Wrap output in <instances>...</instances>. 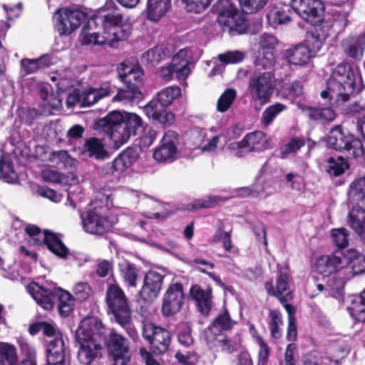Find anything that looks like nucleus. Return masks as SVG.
Instances as JSON below:
<instances>
[{
	"label": "nucleus",
	"instance_id": "1",
	"mask_svg": "<svg viewBox=\"0 0 365 365\" xmlns=\"http://www.w3.org/2000/svg\"><path fill=\"white\" fill-rule=\"evenodd\" d=\"M86 28H99L98 31L86 34V41L88 43L113 46L114 43L127 40L131 34L130 29L123 24V15L113 0L107 1L88 20L83 29Z\"/></svg>",
	"mask_w": 365,
	"mask_h": 365
},
{
	"label": "nucleus",
	"instance_id": "2",
	"mask_svg": "<svg viewBox=\"0 0 365 365\" xmlns=\"http://www.w3.org/2000/svg\"><path fill=\"white\" fill-rule=\"evenodd\" d=\"M96 317H87L82 319L76 331V346L78 347L77 358L83 365H92L102 357L103 347L97 341Z\"/></svg>",
	"mask_w": 365,
	"mask_h": 365
},
{
	"label": "nucleus",
	"instance_id": "3",
	"mask_svg": "<svg viewBox=\"0 0 365 365\" xmlns=\"http://www.w3.org/2000/svg\"><path fill=\"white\" fill-rule=\"evenodd\" d=\"M107 312L132 339L138 337V331L132 322V310L129 299L118 284H108L106 293Z\"/></svg>",
	"mask_w": 365,
	"mask_h": 365
},
{
	"label": "nucleus",
	"instance_id": "4",
	"mask_svg": "<svg viewBox=\"0 0 365 365\" xmlns=\"http://www.w3.org/2000/svg\"><path fill=\"white\" fill-rule=\"evenodd\" d=\"M328 148L344 153L347 158L357 159L365 155L361 140L351 132L344 130L341 125H335L326 137Z\"/></svg>",
	"mask_w": 365,
	"mask_h": 365
},
{
	"label": "nucleus",
	"instance_id": "5",
	"mask_svg": "<svg viewBox=\"0 0 365 365\" xmlns=\"http://www.w3.org/2000/svg\"><path fill=\"white\" fill-rule=\"evenodd\" d=\"M356 72L351 64L343 61L333 69L327 80L332 91L339 93L340 97L349 102L351 97L360 93L364 87L361 81L360 85L356 84Z\"/></svg>",
	"mask_w": 365,
	"mask_h": 365
},
{
	"label": "nucleus",
	"instance_id": "6",
	"mask_svg": "<svg viewBox=\"0 0 365 365\" xmlns=\"http://www.w3.org/2000/svg\"><path fill=\"white\" fill-rule=\"evenodd\" d=\"M97 335L103 341L113 365H128L130 361L129 341L114 329L106 327L101 320L96 317Z\"/></svg>",
	"mask_w": 365,
	"mask_h": 365
},
{
	"label": "nucleus",
	"instance_id": "7",
	"mask_svg": "<svg viewBox=\"0 0 365 365\" xmlns=\"http://www.w3.org/2000/svg\"><path fill=\"white\" fill-rule=\"evenodd\" d=\"M120 81L125 84V88L118 89V93L113 98V101L133 102L142 100L143 94L140 87L143 83V71L137 66H130L121 63L118 69Z\"/></svg>",
	"mask_w": 365,
	"mask_h": 365
},
{
	"label": "nucleus",
	"instance_id": "8",
	"mask_svg": "<svg viewBox=\"0 0 365 365\" xmlns=\"http://www.w3.org/2000/svg\"><path fill=\"white\" fill-rule=\"evenodd\" d=\"M291 7L306 21L311 24L323 23L324 20H336V18H344V26L347 24L346 14L343 12L334 11L332 15L325 14V7L321 0H291Z\"/></svg>",
	"mask_w": 365,
	"mask_h": 365
},
{
	"label": "nucleus",
	"instance_id": "9",
	"mask_svg": "<svg viewBox=\"0 0 365 365\" xmlns=\"http://www.w3.org/2000/svg\"><path fill=\"white\" fill-rule=\"evenodd\" d=\"M276 87V78L272 71H259L257 67L249 78L248 91L252 101L258 102L260 106L271 101Z\"/></svg>",
	"mask_w": 365,
	"mask_h": 365
},
{
	"label": "nucleus",
	"instance_id": "10",
	"mask_svg": "<svg viewBox=\"0 0 365 365\" xmlns=\"http://www.w3.org/2000/svg\"><path fill=\"white\" fill-rule=\"evenodd\" d=\"M142 336L148 343L150 351L155 355L165 354L172 340L170 331L151 322H143Z\"/></svg>",
	"mask_w": 365,
	"mask_h": 365
},
{
	"label": "nucleus",
	"instance_id": "11",
	"mask_svg": "<svg viewBox=\"0 0 365 365\" xmlns=\"http://www.w3.org/2000/svg\"><path fill=\"white\" fill-rule=\"evenodd\" d=\"M106 206L95 205L93 209L81 214L83 230L90 234L103 235L108 232L113 223L108 217Z\"/></svg>",
	"mask_w": 365,
	"mask_h": 365
},
{
	"label": "nucleus",
	"instance_id": "12",
	"mask_svg": "<svg viewBox=\"0 0 365 365\" xmlns=\"http://www.w3.org/2000/svg\"><path fill=\"white\" fill-rule=\"evenodd\" d=\"M212 10L217 13V21L224 29L229 31L242 33L245 29V19L238 13L231 0H217L213 5Z\"/></svg>",
	"mask_w": 365,
	"mask_h": 365
},
{
	"label": "nucleus",
	"instance_id": "13",
	"mask_svg": "<svg viewBox=\"0 0 365 365\" xmlns=\"http://www.w3.org/2000/svg\"><path fill=\"white\" fill-rule=\"evenodd\" d=\"M86 19V14L80 9H59L53 14L54 28L60 36H69Z\"/></svg>",
	"mask_w": 365,
	"mask_h": 365
},
{
	"label": "nucleus",
	"instance_id": "14",
	"mask_svg": "<svg viewBox=\"0 0 365 365\" xmlns=\"http://www.w3.org/2000/svg\"><path fill=\"white\" fill-rule=\"evenodd\" d=\"M138 148L128 147L121 152L111 163H108L102 167L101 175L111 181L118 180L120 175L138 158Z\"/></svg>",
	"mask_w": 365,
	"mask_h": 365
},
{
	"label": "nucleus",
	"instance_id": "15",
	"mask_svg": "<svg viewBox=\"0 0 365 365\" xmlns=\"http://www.w3.org/2000/svg\"><path fill=\"white\" fill-rule=\"evenodd\" d=\"M122 120V112L113 110L95 120L93 128L98 133L107 135L113 142L115 147L119 148L121 146Z\"/></svg>",
	"mask_w": 365,
	"mask_h": 365
},
{
	"label": "nucleus",
	"instance_id": "16",
	"mask_svg": "<svg viewBox=\"0 0 365 365\" xmlns=\"http://www.w3.org/2000/svg\"><path fill=\"white\" fill-rule=\"evenodd\" d=\"M180 135L174 130H167L159 145L154 150L153 157L159 163H171L178 158Z\"/></svg>",
	"mask_w": 365,
	"mask_h": 365
},
{
	"label": "nucleus",
	"instance_id": "17",
	"mask_svg": "<svg viewBox=\"0 0 365 365\" xmlns=\"http://www.w3.org/2000/svg\"><path fill=\"white\" fill-rule=\"evenodd\" d=\"M184 301L183 284L179 282L170 283L163 296L162 314L165 317L174 316L180 311Z\"/></svg>",
	"mask_w": 365,
	"mask_h": 365
},
{
	"label": "nucleus",
	"instance_id": "18",
	"mask_svg": "<svg viewBox=\"0 0 365 365\" xmlns=\"http://www.w3.org/2000/svg\"><path fill=\"white\" fill-rule=\"evenodd\" d=\"M345 267L343 252L340 251L319 256L316 259L314 264V271L324 277L337 275Z\"/></svg>",
	"mask_w": 365,
	"mask_h": 365
},
{
	"label": "nucleus",
	"instance_id": "19",
	"mask_svg": "<svg viewBox=\"0 0 365 365\" xmlns=\"http://www.w3.org/2000/svg\"><path fill=\"white\" fill-rule=\"evenodd\" d=\"M336 21V20H324L323 23L311 24L312 27L307 31L302 43L309 48L312 53H317Z\"/></svg>",
	"mask_w": 365,
	"mask_h": 365
},
{
	"label": "nucleus",
	"instance_id": "20",
	"mask_svg": "<svg viewBox=\"0 0 365 365\" xmlns=\"http://www.w3.org/2000/svg\"><path fill=\"white\" fill-rule=\"evenodd\" d=\"M164 278V275L155 271H148L145 274L143 284L139 292L140 298L145 302H153L159 295Z\"/></svg>",
	"mask_w": 365,
	"mask_h": 365
},
{
	"label": "nucleus",
	"instance_id": "21",
	"mask_svg": "<svg viewBox=\"0 0 365 365\" xmlns=\"http://www.w3.org/2000/svg\"><path fill=\"white\" fill-rule=\"evenodd\" d=\"M190 296L195 302L197 311L204 317H208L213 305L212 287L207 286L203 289L195 284L190 288Z\"/></svg>",
	"mask_w": 365,
	"mask_h": 365
},
{
	"label": "nucleus",
	"instance_id": "22",
	"mask_svg": "<svg viewBox=\"0 0 365 365\" xmlns=\"http://www.w3.org/2000/svg\"><path fill=\"white\" fill-rule=\"evenodd\" d=\"M57 288H46L35 282L29 284L27 289L36 302L46 310H51L56 304Z\"/></svg>",
	"mask_w": 365,
	"mask_h": 365
},
{
	"label": "nucleus",
	"instance_id": "23",
	"mask_svg": "<svg viewBox=\"0 0 365 365\" xmlns=\"http://www.w3.org/2000/svg\"><path fill=\"white\" fill-rule=\"evenodd\" d=\"M159 102L150 101L144 107V111L149 119L155 124H160L163 128L173 125L175 122V115L168 111L166 108L161 106Z\"/></svg>",
	"mask_w": 365,
	"mask_h": 365
},
{
	"label": "nucleus",
	"instance_id": "24",
	"mask_svg": "<svg viewBox=\"0 0 365 365\" xmlns=\"http://www.w3.org/2000/svg\"><path fill=\"white\" fill-rule=\"evenodd\" d=\"M345 56L355 61H361L365 51V31L358 35H350L341 42Z\"/></svg>",
	"mask_w": 365,
	"mask_h": 365
},
{
	"label": "nucleus",
	"instance_id": "25",
	"mask_svg": "<svg viewBox=\"0 0 365 365\" xmlns=\"http://www.w3.org/2000/svg\"><path fill=\"white\" fill-rule=\"evenodd\" d=\"M278 41L275 36L264 33L261 35L259 44L262 50L263 56L256 60V67H262L264 70L274 66V56L273 50L277 45Z\"/></svg>",
	"mask_w": 365,
	"mask_h": 365
},
{
	"label": "nucleus",
	"instance_id": "26",
	"mask_svg": "<svg viewBox=\"0 0 365 365\" xmlns=\"http://www.w3.org/2000/svg\"><path fill=\"white\" fill-rule=\"evenodd\" d=\"M121 145L125 144L132 135H136L144 129L142 118L134 113L122 112Z\"/></svg>",
	"mask_w": 365,
	"mask_h": 365
},
{
	"label": "nucleus",
	"instance_id": "27",
	"mask_svg": "<svg viewBox=\"0 0 365 365\" xmlns=\"http://www.w3.org/2000/svg\"><path fill=\"white\" fill-rule=\"evenodd\" d=\"M302 110L310 120L322 124L331 122L336 117L333 108L327 106L324 107L304 106Z\"/></svg>",
	"mask_w": 365,
	"mask_h": 365
},
{
	"label": "nucleus",
	"instance_id": "28",
	"mask_svg": "<svg viewBox=\"0 0 365 365\" xmlns=\"http://www.w3.org/2000/svg\"><path fill=\"white\" fill-rule=\"evenodd\" d=\"M113 89L110 83L103 84L99 88H88L81 91V107H88L100 99L110 96Z\"/></svg>",
	"mask_w": 365,
	"mask_h": 365
},
{
	"label": "nucleus",
	"instance_id": "29",
	"mask_svg": "<svg viewBox=\"0 0 365 365\" xmlns=\"http://www.w3.org/2000/svg\"><path fill=\"white\" fill-rule=\"evenodd\" d=\"M245 144V153L262 152L268 148V141L264 133L255 130L247 133L242 138Z\"/></svg>",
	"mask_w": 365,
	"mask_h": 365
},
{
	"label": "nucleus",
	"instance_id": "30",
	"mask_svg": "<svg viewBox=\"0 0 365 365\" xmlns=\"http://www.w3.org/2000/svg\"><path fill=\"white\" fill-rule=\"evenodd\" d=\"M47 363L48 365L66 364L65 362V344L63 338L51 340L47 346Z\"/></svg>",
	"mask_w": 365,
	"mask_h": 365
},
{
	"label": "nucleus",
	"instance_id": "31",
	"mask_svg": "<svg viewBox=\"0 0 365 365\" xmlns=\"http://www.w3.org/2000/svg\"><path fill=\"white\" fill-rule=\"evenodd\" d=\"M45 242L44 245L53 255L61 259L67 258L69 250L64 245L58 234L54 233L48 230H45Z\"/></svg>",
	"mask_w": 365,
	"mask_h": 365
},
{
	"label": "nucleus",
	"instance_id": "32",
	"mask_svg": "<svg viewBox=\"0 0 365 365\" xmlns=\"http://www.w3.org/2000/svg\"><path fill=\"white\" fill-rule=\"evenodd\" d=\"M171 7V0H148L146 6L147 19L158 22Z\"/></svg>",
	"mask_w": 365,
	"mask_h": 365
},
{
	"label": "nucleus",
	"instance_id": "33",
	"mask_svg": "<svg viewBox=\"0 0 365 365\" xmlns=\"http://www.w3.org/2000/svg\"><path fill=\"white\" fill-rule=\"evenodd\" d=\"M235 324L236 322L232 319L227 309L225 307L223 312L212 320L207 330L217 336L222 331L231 330Z\"/></svg>",
	"mask_w": 365,
	"mask_h": 365
},
{
	"label": "nucleus",
	"instance_id": "34",
	"mask_svg": "<svg viewBox=\"0 0 365 365\" xmlns=\"http://www.w3.org/2000/svg\"><path fill=\"white\" fill-rule=\"evenodd\" d=\"M312 52L302 43L297 44L285 51L288 61L293 65H306L311 57Z\"/></svg>",
	"mask_w": 365,
	"mask_h": 365
},
{
	"label": "nucleus",
	"instance_id": "35",
	"mask_svg": "<svg viewBox=\"0 0 365 365\" xmlns=\"http://www.w3.org/2000/svg\"><path fill=\"white\" fill-rule=\"evenodd\" d=\"M304 83L305 81L302 79L283 82L280 86L279 92L282 98L293 101L303 96Z\"/></svg>",
	"mask_w": 365,
	"mask_h": 365
},
{
	"label": "nucleus",
	"instance_id": "36",
	"mask_svg": "<svg viewBox=\"0 0 365 365\" xmlns=\"http://www.w3.org/2000/svg\"><path fill=\"white\" fill-rule=\"evenodd\" d=\"M349 158H344L341 155L334 158L333 156L329 157L326 160L324 165L325 172L330 177H338L343 175L346 170H349L350 165L349 163Z\"/></svg>",
	"mask_w": 365,
	"mask_h": 365
},
{
	"label": "nucleus",
	"instance_id": "37",
	"mask_svg": "<svg viewBox=\"0 0 365 365\" xmlns=\"http://www.w3.org/2000/svg\"><path fill=\"white\" fill-rule=\"evenodd\" d=\"M351 228L361 238L365 239V209L360 206L352 207L348 215Z\"/></svg>",
	"mask_w": 365,
	"mask_h": 365
},
{
	"label": "nucleus",
	"instance_id": "38",
	"mask_svg": "<svg viewBox=\"0 0 365 365\" xmlns=\"http://www.w3.org/2000/svg\"><path fill=\"white\" fill-rule=\"evenodd\" d=\"M289 274L286 272H280L276 280V289H274L272 281H268L264 283V289L267 293L272 297H277L278 299L280 297H285L284 292H290L289 287Z\"/></svg>",
	"mask_w": 365,
	"mask_h": 365
},
{
	"label": "nucleus",
	"instance_id": "39",
	"mask_svg": "<svg viewBox=\"0 0 365 365\" xmlns=\"http://www.w3.org/2000/svg\"><path fill=\"white\" fill-rule=\"evenodd\" d=\"M346 267L350 265L355 274L365 272V256L355 249H349L343 252Z\"/></svg>",
	"mask_w": 365,
	"mask_h": 365
},
{
	"label": "nucleus",
	"instance_id": "40",
	"mask_svg": "<svg viewBox=\"0 0 365 365\" xmlns=\"http://www.w3.org/2000/svg\"><path fill=\"white\" fill-rule=\"evenodd\" d=\"M58 313L62 317H67L73 312L74 298L67 291L58 287L56 297Z\"/></svg>",
	"mask_w": 365,
	"mask_h": 365
},
{
	"label": "nucleus",
	"instance_id": "41",
	"mask_svg": "<svg viewBox=\"0 0 365 365\" xmlns=\"http://www.w3.org/2000/svg\"><path fill=\"white\" fill-rule=\"evenodd\" d=\"M83 149L88 153L89 157L97 160H104L109 156L103 140L96 137L87 138L84 143Z\"/></svg>",
	"mask_w": 365,
	"mask_h": 365
},
{
	"label": "nucleus",
	"instance_id": "42",
	"mask_svg": "<svg viewBox=\"0 0 365 365\" xmlns=\"http://www.w3.org/2000/svg\"><path fill=\"white\" fill-rule=\"evenodd\" d=\"M287 109V106L280 102H275L269 105L262 111L260 117V123L265 128L269 127L274 123L279 115Z\"/></svg>",
	"mask_w": 365,
	"mask_h": 365
},
{
	"label": "nucleus",
	"instance_id": "43",
	"mask_svg": "<svg viewBox=\"0 0 365 365\" xmlns=\"http://www.w3.org/2000/svg\"><path fill=\"white\" fill-rule=\"evenodd\" d=\"M268 327L270 331V336L275 339H278L282 336V328L284 324L282 314L279 309H270L268 314Z\"/></svg>",
	"mask_w": 365,
	"mask_h": 365
},
{
	"label": "nucleus",
	"instance_id": "44",
	"mask_svg": "<svg viewBox=\"0 0 365 365\" xmlns=\"http://www.w3.org/2000/svg\"><path fill=\"white\" fill-rule=\"evenodd\" d=\"M329 85V81L327 80L326 88L322 91L319 94L321 98L324 101V106L339 108L347 103L344 98L342 97L341 99L339 93L334 92Z\"/></svg>",
	"mask_w": 365,
	"mask_h": 365
},
{
	"label": "nucleus",
	"instance_id": "45",
	"mask_svg": "<svg viewBox=\"0 0 365 365\" xmlns=\"http://www.w3.org/2000/svg\"><path fill=\"white\" fill-rule=\"evenodd\" d=\"M180 96H181L180 87L178 86H168L159 91L157 94V98L152 101L159 102L158 103L161 106L168 107L173 103L175 99Z\"/></svg>",
	"mask_w": 365,
	"mask_h": 365
},
{
	"label": "nucleus",
	"instance_id": "46",
	"mask_svg": "<svg viewBox=\"0 0 365 365\" xmlns=\"http://www.w3.org/2000/svg\"><path fill=\"white\" fill-rule=\"evenodd\" d=\"M17 362L16 346L10 343L0 341V365H17Z\"/></svg>",
	"mask_w": 365,
	"mask_h": 365
},
{
	"label": "nucleus",
	"instance_id": "47",
	"mask_svg": "<svg viewBox=\"0 0 365 365\" xmlns=\"http://www.w3.org/2000/svg\"><path fill=\"white\" fill-rule=\"evenodd\" d=\"M349 197L357 204H365V175L356 178L351 182Z\"/></svg>",
	"mask_w": 365,
	"mask_h": 365
},
{
	"label": "nucleus",
	"instance_id": "48",
	"mask_svg": "<svg viewBox=\"0 0 365 365\" xmlns=\"http://www.w3.org/2000/svg\"><path fill=\"white\" fill-rule=\"evenodd\" d=\"M166 52L163 46H157L143 53L141 61L148 66H154L165 59Z\"/></svg>",
	"mask_w": 365,
	"mask_h": 365
},
{
	"label": "nucleus",
	"instance_id": "49",
	"mask_svg": "<svg viewBox=\"0 0 365 365\" xmlns=\"http://www.w3.org/2000/svg\"><path fill=\"white\" fill-rule=\"evenodd\" d=\"M268 24L274 29L291 22L292 19L287 13L277 7L271 9L266 15Z\"/></svg>",
	"mask_w": 365,
	"mask_h": 365
},
{
	"label": "nucleus",
	"instance_id": "50",
	"mask_svg": "<svg viewBox=\"0 0 365 365\" xmlns=\"http://www.w3.org/2000/svg\"><path fill=\"white\" fill-rule=\"evenodd\" d=\"M182 51H180L172 58V63L175 67L174 72L179 81L185 80L190 72L189 62L187 59L182 58Z\"/></svg>",
	"mask_w": 365,
	"mask_h": 365
},
{
	"label": "nucleus",
	"instance_id": "51",
	"mask_svg": "<svg viewBox=\"0 0 365 365\" xmlns=\"http://www.w3.org/2000/svg\"><path fill=\"white\" fill-rule=\"evenodd\" d=\"M332 276L333 277L329 279L327 283L328 295L336 299L341 298L344 295V279L336 275Z\"/></svg>",
	"mask_w": 365,
	"mask_h": 365
},
{
	"label": "nucleus",
	"instance_id": "52",
	"mask_svg": "<svg viewBox=\"0 0 365 365\" xmlns=\"http://www.w3.org/2000/svg\"><path fill=\"white\" fill-rule=\"evenodd\" d=\"M120 276L124 283L130 287H136L138 277V270L135 264L128 263L120 269Z\"/></svg>",
	"mask_w": 365,
	"mask_h": 365
},
{
	"label": "nucleus",
	"instance_id": "53",
	"mask_svg": "<svg viewBox=\"0 0 365 365\" xmlns=\"http://www.w3.org/2000/svg\"><path fill=\"white\" fill-rule=\"evenodd\" d=\"M178 341L179 344L186 348L194 343L192 336V329L187 323H180L177 327Z\"/></svg>",
	"mask_w": 365,
	"mask_h": 365
},
{
	"label": "nucleus",
	"instance_id": "54",
	"mask_svg": "<svg viewBox=\"0 0 365 365\" xmlns=\"http://www.w3.org/2000/svg\"><path fill=\"white\" fill-rule=\"evenodd\" d=\"M0 178L6 182L12 183L17 179V175L11 161L0 158Z\"/></svg>",
	"mask_w": 365,
	"mask_h": 365
},
{
	"label": "nucleus",
	"instance_id": "55",
	"mask_svg": "<svg viewBox=\"0 0 365 365\" xmlns=\"http://www.w3.org/2000/svg\"><path fill=\"white\" fill-rule=\"evenodd\" d=\"M349 232L344 227L333 228L331 237L334 245L339 249L345 248L349 244Z\"/></svg>",
	"mask_w": 365,
	"mask_h": 365
},
{
	"label": "nucleus",
	"instance_id": "56",
	"mask_svg": "<svg viewBox=\"0 0 365 365\" xmlns=\"http://www.w3.org/2000/svg\"><path fill=\"white\" fill-rule=\"evenodd\" d=\"M236 98V91L233 88H227L217 101V110L220 112L227 111Z\"/></svg>",
	"mask_w": 365,
	"mask_h": 365
},
{
	"label": "nucleus",
	"instance_id": "57",
	"mask_svg": "<svg viewBox=\"0 0 365 365\" xmlns=\"http://www.w3.org/2000/svg\"><path fill=\"white\" fill-rule=\"evenodd\" d=\"M269 0H239L244 13L255 14L262 9Z\"/></svg>",
	"mask_w": 365,
	"mask_h": 365
},
{
	"label": "nucleus",
	"instance_id": "58",
	"mask_svg": "<svg viewBox=\"0 0 365 365\" xmlns=\"http://www.w3.org/2000/svg\"><path fill=\"white\" fill-rule=\"evenodd\" d=\"M213 0H182L188 12L200 14L205 11Z\"/></svg>",
	"mask_w": 365,
	"mask_h": 365
},
{
	"label": "nucleus",
	"instance_id": "59",
	"mask_svg": "<svg viewBox=\"0 0 365 365\" xmlns=\"http://www.w3.org/2000/svg\"><path fill=\"white\" fill-rule=\"evenodd\" d=\"M305 143L304 138L292 137L287 144L281 147V153L283 155L296 153L304 147Z\"/></svg>",
	"mask_w": 365,
	"mask_h": 365
},
{
	"label": "nucleus",
	"instance_id": "60",
	"mask_svg": "<svg viewBox=\"0 0 365 365\" xmlns=\"http://www.w3.org/2000/svg\"><path fill=\"white\" fill-rule=\"evenodd\" d=\"M217 204L216 197H207L205 199H197L188 205V210L195 211L200 209L214 207Z\"/></svg>",
	"mask_w": 365,
	"mask_h": 365
},
{
	"label": "nucleus",
	"instance_id": "61",
	"mask_svg": "<svg viewBox=\"0 0 365 365\" xmlns=\"http://www.w3.org/2000/svg\"><path fill=\"white\" fill-rule=\"evenodd\" d=\"M351 315L359 322L365 323V303L354 299L349 308Z\"/></svg>",
	"mask_w": 365,
	"mask_h": 365
},
{
	"label": "nucleus",
	"instance_id": "62",
	"mask_svg": "<svg viewBox=\"0 0 365 365\" xmlns=\"http://www.w3.org/2000/svg\"><path fill=\"white\" fill-rule=\"evenodd\" d=\"M220 61L224 64H235L238 63L245 58L244 53L239 51H227L224 53H220L217 56Z\"/></svg>",
	"mask_w": 365,
	"mask_h": 365
},
{
	"label": "nucleus",
	"instance_id": "63",
	"mask_svg": "<svg viewBox=\"0 0 365 365\" xmlns=\"http://www.w3.org/2000/svg\"><path fill=\"white\" fill-rule=\"evenodd\" d=\"M257 344L259 350L257 354V365H267L269 361L271 349L262 336H257Z\"/></svg>",
	"mask_w": 365,
	"mask_h": 365
},
{
	"label": "nucleus",
	"instance_id": "64",
	"mask_svg": "<svg viewBox=\"0 0 365 365\" xmlns=\"http://www.w3.org/2000/svg\"><path fill=\"white\" fill-rule=\"evenodd\" d=\"M18 115L24 124L31 125L40 113L36 108H21L18 110Z\"/></svg>",
	"mask_w": 365,
	"mask_h": 365
}]
</instances>
